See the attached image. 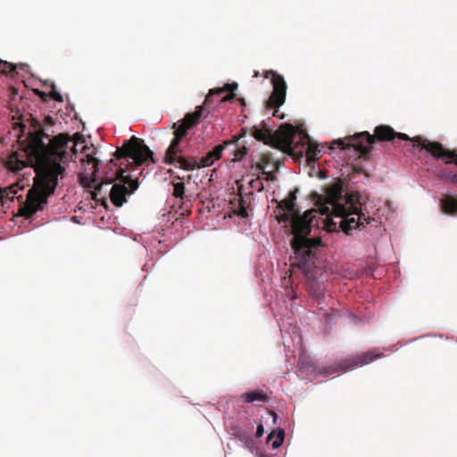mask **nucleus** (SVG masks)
<instances>
[{
	"mask_svg": "<svg viewBox=\"0 0 457 457\" xmlns=\"http://www.w3.org/2000/svg\"><path fill=\"white\" fill-rule=\"evenodd\" d=\"M273 158L270 154L266 153L263 154L261 157V160L259 162L256 163V169L258 170H262V174H267L268 177L266 179H270V174L265 171V169L271 163H273Z\"/></svg>",
	"mask_w": 457,
	"mask_h": 457,
	"instance_id": "obj_19",
	"label": "nucleus"
},
{
	"mask_svg": "<svg viewBox=\"0 0 457 457\" xmlns=\"http://www.w3.org/2000/svg\"><path fill=\"white\" fill-rule=\"evenodd\" d=\"M274 165H275L276 170H278V169L279 162H275V163H274Z\"/></svg>",
	"mask_w": 457,
	"mask_h": 457,
	"instance_id": "obj_39",
	"label": "nucleus"
},
{
	"mask_svg": "<svg viewBox=\"0 0 457 457\" xmlns=\"http://www.w3.org/2000/svg\"><path fill=\"white\" fill-rule=\"evenodd\" d=\"M298 189L289 193L287 199L278 203L274 212L277 220L281 222L291 221L293 238L290 245L297 261V266L304 271L310 268V263L314 256L313 249L321 245L320 237L309 238L312 230V222L315 218L316 210H308L303 215L295 211L296 194Z\"/></svg>",
	"mask_w": 457,
	"mask_h": 457,
	"instance_id": "obj_3",
	"label": "nucleus"
},
{
	"mask_svg": "<svg viewBox=\"0 0 457 457\" xmlns=\"http://www.w3.org/2000/svg\"><path fill=\"white\" fill-rule=\"evenodd\" d=\"M360 195L358 193L353 192L348 194L345 199V214L342 216H337L340 218L339 227L341 230L346 235H350L353 229L363 227V219L366 223L370 222V217H365V214L361 212V204L359 201Z\"/></svg>",
	"mask_w": 457,
	"mask_h": 457,
	"instance_id": "obj_6",
	"label": "nucleus"
},
{
	"mask_svg": "<svg viewBox=\"0 0 457 457\" xmlns=\"http://www.w3.org/2000/svg\"><path fill=\"white\" fill-rule=\"evenodd\" d=\"M383 353L378 349H373L361 355L341 360L338 363L321 368L318 370L319 374L331 375L338 371L345 372L349 370L366 365L376 359L381 358Z\"/></svg>",
	"mask_w": 457,
	"mask_h": 457,
	"instance_id": "obj_8",
	"label": "nucleus"
},
{
	"mask_svg": "<svg viewBox=\"0 0 457 457\" xmlns=\"http://www.w3.org/2000/svg\"><path fill=\"white\" fill-rule=\"evenodd\" d=\"M87 160L84 161V162L87 164V165H90L91 167L88 169V173L92 176H94V181H96V174L98 170V165H99V161L93 157L92 155L90 154H87Z\"/></svg>",
	"mask_w": 457,
	"mask_h": 457,
	"instance_id": "obj_26",
	"label": "nucleus"
},
{
	"mask_svg": "<svg viewBox=\"0 0 457 457\" xmlns=\"http://www.w3.org/2000/svg\"><path fill=\"white\" fill-rule=\"evenodd\" d=\"M185 195V184L183 182L173 183L172 195L176 198L183 199Z\"/></svg>",
	"mask_w": 457,
	"mask_h": 457,
	"instance_id": "obj_29",
	"label": "nucleus"
},
{
	"mask_svg": "<svg viewBox=\"0 0 457 457\" xmlns=\"http://www.w3.org/2000/svg\"><path fill=\"white\" fill-rule=\"evenodd\" d=\"M296 133V128L287 123L281 125L274 133L268 128L260 129L256 126L253 128V136L256 140L284 153L294 151L293 143Z\"/></svg>",
	"mask_w": 457,
	"mask_h": 457,
	"instance_id": "obj_5",
	"label": "nucleus"
},
{
	"mask_svg": "<svg viewBox=\"0 0 457 457\" xmlns=\"http://www.w3.org/2000/svg\"><path fill=\"white\" fill-rule=\"evenodd\" d=\"M37 94L40 96L41 98L43 99H46V97L47 96V95L44 92H41L39 90H37Z\"/></svg>",
	"mask_w": 457,
	"mask_h": 457,
	"instance_id": "obj_37",
	"label": "nucleus"
},
{
	"mask_svg": "<svg viewBox=\"0 0 457 457\" xmlns=\"http://www.w3.org/2000/svg\"><path fill=\"white\" fill-rule=\"evenodd\" d=\"M415 145L426 150L434 158L444 161L446 164L454 163L457 166V153L454 150L445 149L438 142H431L423 137L415 138Z\"/></svg>",
	"mask_w": 457,
	"mask_h": 457,
	"instance_id": "obj_11",
	"label": "nucleus"
},
{
	"mask_svg": "<svg viewBox=\"0 0 457 457\" xmlns=\"http://www.w3.org/2000/svg\"><path fill=\"white\" fill-rule=\"evenodd\" d=\"M298 368L301 372L305 374H312L317 371L312 360L308 356H301L299 358Z\"/></svg>",
	"mask_w": 457,
	"mask_h": 457,
	"instance_id": "obj_18",
	"label": "nucleus"
},
{
	"mask_svg": "<svg viewBox=\"0 0 457 457\" xmlns=\"http://www.w3.org/2000/svg\"><path fill=\"white\" fill-rule=\"evenodd\" d=\"M441 209L445 213L456 214L457 213V197L453 195H444L441 199Z\"/></svg>",
	"mask_w": 457,
	"mask_h": 457,
	"instance_id": "obj_16",
	"label": "nucleus"
},
{
	"mask_svg": "<svg viewBox=\"0 0 457 457\" xmlns=\"http://www.w3.org/2000/svg\"><path fill=\"white\" fill-rule=\"evenodd\" d=\"M285 431L279 429L278 433L272 432L268 436V441L271 442V447L278 449L284 442Z\"/></svg>",
	"mask_w": 457,
	"mask_h": 457,
	"instance_id": "obj_20",
	"label": "nucleus"
},
{
	"mask_svg": "<svg viewBox=\"0 0 457 457\" xmlns=\"http://www.w3.org/2000/svg\"><path fill=\"white\" fill-rule=\"evenodd\" d=\"M16 66L6 61L0 60V71L5 75H10L14 72Z\"/></svg>",
	"mask_w": 457,
	"mask_h": 457,
	"instance_id": "obj_28",
	"label": "nucleus"
},
{
	"mask_svg": "<svg viewBox=\"0 0 457 457\" xmlns=\"http://www.w3.org/2000/svg\"><path fill=\"white\" fill-rule=\"evenodd\" d=\"M344 182L341 179L328 185L325 190L324 203L320 205H328L332 208V213L335 216L345 214V196L343 195Z\"/></svg>",
	"mask_w": 457,
	"mask_h": 457,
	"instance_id": "obj_9",
	"label": "nucleus"
},
{
	"mask_svg": "<svg viewBox=\"0 0 457 457\" xmlns=\"http://www.w3.org/2000/svg\"><path fill=\"white\" fill-rule=\"evenodd\" d=\"M319 212L322 215H326V218L323 220V228L328 232H338L340 228L339 224L337 225V222L334 221L331 216L335 215L332 213V208H330L328 205H320Z\"/></svg>",
	"mask_w": 457,
	"mask_h": 457,
	"instance_id": "obj_13",
	"label": "nucleus"
},
{
	"mask_svg": "<svg viewBox=\"0 0 457 457\" xmlns=\"http://www.w3.org/2000/svg\"><path fill=\"white\" fill-rule=\"evenodd\" d=\"M237 88V84L232 83L226 84L223 87L211 89L209 91V94L206 96L203 105L196 107V110L194 112L187 113L185 117L181 120V121H183L186 125L192 129L193 127L196 126L199 123L204 110L209 107L214 96H220L224 92L229 91L230 93L223 96L220 100V102L231 101L235 97V94L233 93V91Z\"/></svg>",
	"mask_w": 457,
	"mask_h": 457,
	"instance_id": "obj_7",
	"label": "nucleus"
},
{
	"mask_svg": "<svg viewBox=\"0 0 457 457\" xmlns=\"http://www.w3.org/2000/svg\"><path fill=\"white\" fill-rule=\"evenodd\" d=\"M17 191L12 187L0 188V202L5 204L8 200L12 201L15 197Z\"/></svg>",
	"mask_w": 457,
	"mask_h": 457,
	"instance_id": "obj_23",
	"label": "nucleus"
},
{
	"mask_svg": "<svg viewBox=\"0 0 457 457\" xmlns=\"http://www.w3.org/2000/svg\"><path fill=\"white\" fill-rule=\"evenodd\" d=\"M33 126L34 130L21 139L26 126L20 122L13 123L12 130L17 131L21 148L12 152L5 161L6 168L12 171L18 172L27 166L35 169L34 185L19 210L20 215L26 219L31 218L47 204V199L54 193L59 179L64 178L69 149L76 151V145L68 135L61 133L50 138L39 122L34 120Z\"/></svg>",
	"mask_w": 457,
	"mask_h": 457,
	"instance_id": "obj_1",
	"label": "nucleus"
},
{
	"mask_svg": "<svg viewBox=\"0 0 457 457\" xmlns=\"http://www.w3.org/2000/svg\"><path fill=\"white\" fill-rule=\"evenodd\" d=\"M17 191L12 187L0 188V202L5 204L8 200L12 201L15 197Z\"/></svg>",
	"mask_w": 457,
	"mask_h": 457,
	"instance_id": "obj_24",
	"label": "nucleus"
},
{
	"mask_svg": "<svg viewBox=\"0 0 457 457\" xmlns=\"http://www.w3.org/2000/svg\"><path fill=\"white\" fill-rule=\"evenodd\" d=\"M115 159L111 160L107 164L108 170L105 171L103 180L94 186L92 198L97 200L101 195L103 187L111 186L109 196L111 202L116 207L122 206L127 202V195L133 194L138 187L137 178L132 179L130 175H125L129 170H135L149 162H154V153L145 144L144 140L132 136L125 140L123 145L117 147Z\"/></svg>",
	"mask_w": 457,
	"mask_h": 457,
	"instance_id": "obj_2",
	"label": "nucleus"
},
{
	"mask_svg": "<svg viewBox=\"0 0 457 457\" xmlns=\"http://www.w3.org/2000/svg\"><path fill=\"white\" fill-rule=\"evenodd\" d=\"M247 154V149L245 146H243L242 148H237L234 151V156L235 160H240Z\"/></svg>",
	"mask_w": 457,
	"mask_h": 457,
	"instance_id": "obj_32",
	"label": "nucleus"
},
{
	"mask_svg": "<svg viewBox=\"0 0 457 457\" xmlns=\"http://www.w3.org/2000/svg\"><path fill=\"white\" fill-rule=\"evenodd\" d=\"M53 88H54V85H53ZM49 96L51 98H53L56 102H59V103L63 102L62 96L60 93L56 92L54 89H53V91L50 92Z\"/></svg>",
	"mask_w": 457,
	"mask_h": 457,
	"instance_id": "obj_33",
	"label": "nucleus"
},
{
	"mask_svg": "<svg viewBox=\"0 0 457 457\" xmlns=\"http://www.w3.org/2000/svg\"><path fill=\"white\" fill-rule=\"evenodd\" d=\"M250 203L247 202L246 200H245V198L242 196L241 193L239 194V196H238V199H237V215L243 217V218H246L248 217V212H247V209H248V206H249Z\"/></svg>",
	"mask_w": 457,
	"mask_h": 457,
	"instance_id": "obj_21",
	"label": "nucleus"
},
{
	"mask_svg": "<svg viewBox=\"0 0 457 457\" xmlns=\"http://www.w3.org/2000/svg\"><path fill=\"white\" fill-rule=\"evenodd\" d=\"M249 185L252 188L256 189L257 191L261 192L263 190V184L260 179V177L258 176L256 179H253L250 180Z\"/></svg>",
	"mask_w": 457,
	"mask_h": 457,
	"instance_id": "obj_31",
	"label": "nucleus"
},
{
	"mask_svg": "<svg viewBox=\"0 0 457 457\" xmlns=\"http://www.w3.org/2000/svg\"><path fill=\"white\" fill-rule=\"evenodd\" d=\"M182 138L174 136L169 147L167 148L164 155V162L166 164H174L175 156L182 153V149L179 148V145Z\"/></svg>",
	"mask_w": 457,
	"mask_h": 457,
	"instance_id": "obj_15",
	"label": "nucleus"
},
{
	"mask_svg": "<svg viewBox=\"0 0 457 457\" xmlns=\"http://www.w3.org/2000/svg\"><path fill=\"white\" fill-rule=\"evenodd\" d=\"M238 137L234 136L231 140L224 141L222 144L216 145L212 151H210L205 156L200 159V165L202 168L209 167L214 163L215 161L221 158L223 150L230 145L237 147Z\"/></svg>",
	"mask_w": 457,
	"mask_h": 457,
	"instance_id": "obj_12",
	"label": "nucleus"
},
{
	"mask_svg": "<svg viewBox=\"0 0 457 457\" xmlns=\"http://www.w3.org/2000/svg\"><path fill=\"white\" fill-rule=\"evenodd\" d=\"M299 135H300V139L301 141H303V143H296L295 144V142L293 143V147H294V151L293 152H290L289 154H293L295 153L297 147H298V145H302V146H303L305 144L308 145V143H311L310 142V137L307 134V132L305 130H301L299 131Z\"/></svg>",
	"mask_w": 457,
	"mask_h": 457,
	"instance_id": "obj_30",
	"label": "nucleus"
},
{
	"mask_svg": "<svg viewBox=\"0 0 457 457\" xmlns=\"http://www.w3.org/2000/svg\"><path fill=\"white\" fill-rule=\"evenodd\" d=\"M109 187L110 186L103 187V189L101 191V195H98L96 201H103V202H104L106 200V193L110 191V189H108Z\"/></svg>",
	"mask_w": 457,
	"mask_h": 457,
	"instance_id": "obj_34",
	"label": "nucleus"
},
{
	"mask_svg": "<svg viewBox=\"0 0 457 457\" xmlns=\"http://www.w3.org/2000/svg\"><path fill=\"white\" fill-rule=\"evenodd\" d=\"M320 151L318 149L317 145H314L312 143H308L306 147V154L307 157L311 160H317L319 159V154Z\"/></svg>",
	"mask_w": 457,
	"mask_h": 457,
	"instance_id": "obj_27",
	"label": "nucleus"
},
{
	"mask_svg": "<svg viewBox=\"0 0 457 457\" xmlns=\"http://www.w3.org/2000/svg\"><path fill=\"white\" fill-rule=\"evenodd\" d=\"M241 399L247 403H253L255 401L262 403H268L270 396L262 391H250L244 393L241 395Z\"/></svg>",
	"mask_w": 457,
	"mask_h": 457,
	"instance_id": "obj_17",
	"label": "nucleus"
},
{
	"mask_svg": "<svg viewBox=\"0 0 457 457\" xmlns=\"http://www.w3.org/2000/svg\"><path fill=\"white\" fill-rule=\"evenodd\" d=\"M269 74L271 75V83L273 86L272 93L267 102V108H276L273 112V116H278V108L281 106L286 100L287 95V84L284 78L276 73L273 71H267L265 74V78H269Z\"/></svg>",
	"mask_w": 457,
	"mask_h": 457,
	"instance_id": "obj_10",
	"label": "nucleus"
},
{
	"mask_svg": "<svg viewBox=\"0 0 457 457\" xmlns=\"http://www.w3.org/2000/svg\"><path fill=\"white\" fill-rule=\"evenodd\" d=\"M263 433H264L263 426L262 424H260L257 427L255 436H256V437H261V436H262Z\"/></svg>",
	"mask_w": 457,
	"mask_h": 457,
	"instance_id": "obj_36",
	"label": "nucleus"
},
{
	"mask_svg": "<svg viewBox=\"0 0 457 457\" xmlns=\"http://www.w3.org/2000/svg\"><path fill=\"white\" fill-rule=\"evenodd\" d=\"M174 165L185 170H194L196 168H202L200 161H197L194 156L176 155Z\"/></svg>",
	"mask_w": 457,
	"mask_h": 457,
	"instance_id": "obj_14",
	"label": "nucleus"
},
{
	"mask_svg": "<svg viewBox=\"0 0 457 457\" xmlns=\"http://www.w3.org/2000/svg\"><path fill=\"white\" fill-rule=\"evenodd\" d=\"M445 177L446 179H449L451 182L457 185V172H448L447 174L445 175Z\"/></svg>",
	"mask_w": 457,
	"mask_h": 457,
	"instance_id": "obj_35",
	"label": "nucleus"
},
{
	"mask_svg": "<svg viewBox=\"0 0 457 457\" xmlns=\"http://www.w3.org/2000/svg\"><path fill=\"white\" fill-rule=\"evenodd\" d=\"M172 128L174 129V136L182 139L187 136V131L190 129V128L181 120L173 123Z\"/></svg>",
	"mask_w": 457,
	"mask_h": 457,
	"instance_id": "obj_25",
	"label": "nucleus"
},
{
	"mask_svg": "<svg viewBox=\"0 0 457 457\" xmlns=\"http://www.w3.org/2000/svg\"><path fill=\"white\" fill-rule=\"evenodd\" d=\"M17 191L12 187L0 188V202L5 204L8 200L12 201L15 197Z\"/></svg>",
	"mask_w": 457,
	"mask_h": 457,
	"instance_id": "obj_22",
	"label": "nucleus"
},
{
	"mask_svg": "<svg viewBox=\"0 0 457 457\" xmlns=\"http://www.w3.org/2000/svg\"><path fill=\"white\" fill-rule=\"evenodd\" d=\"M45 121L49 124H53V119L50 116L46 117Z\"/></svg>",
	"mask_w": 457,
	"mask_h": 457,
	"instance_id": "obj_38",
	"label": "nucleus"
},
{
	"mask_svg": "<svg viewBox=\"0 0 457 457\" xmlns=\"http://www.w3.org/2000/svg\"><path fill=\"white\" fill-rule=\"evenodd\" d=\"M420 137H410L407 134L396 132L394 129L388 125H378L374 129V135L370 134L368 131L357 133L353 136H350L348 139V143L345 144L342 140H337L335 142L341 149H347L349 147H353L355 151H357L360 154V157L363 160H368L370 158V152L373 149L372 145L376 142V140L380 142H392L394 139L398 138L403 141H411L412 142V146L417 148L415 145V138ZM418 149L422 150L420 147Z\"/></svg>",
	"mask_w": 457,
	"mask_h": 457,
	"instance_id": "obj_4",
	"label": "nucleus"
}]
</instances>
